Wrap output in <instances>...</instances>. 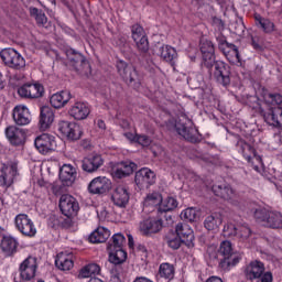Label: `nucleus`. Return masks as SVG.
<instances>
[{
    "label": "nucleus",
    "instance_id": "1",
    "mask_svg": "<svg viewBox=\"0 0 282 282\" xmlns=\"http://www.w3.org/2000/svg\"><path fill=\"white\" fill-rule=\"evenodd\" d=\"M213 259H218V268H220L223 272H230V270L241 261V256L235 252L231 241L225 240L220 243L218 253H214Z\"/></svg>",
    "mask_w": 282,
    "mask_h": 282
},
{
    "label": "nucleus",
    "instance_id": "2",
    "mask_svg": "<svg viewBox=\"0 0 282 282\" xmlns=\"http://www.w3.org/2000/svg\"><path fill=\"white\" fill-rule=\"evenodd\" d=\"M116 67L119 76L122 78L126 85H128V87L140 89V75L133 65H129L127 62L120 59L117 62Z\"/></svg>",
    "mask_w": 282,
    "mask_h": 282
},
{
    "label": "nucleus",
    "instance_id": "3",
    "mask_svg": "<svg viewBox=\"0 0 282 282\" xmlns=\"http://www.w3.org/2000/svg\"><path fill=\"white\" fill-rule=\"evenodd\" d=\"M175 130L181 135L186 140L187 142H191L192 144H197L202 142V134H199V130L193 126V121L191 119H180L175 123Z\"/></svg>",
    "mask_w": 282,
    "mask_h": 282
},
{
    "label": "nucleus",
    "instance_id": "4",
    "mask_svg": "<svg viewBox=\"0 0 282 282\" xmlns=\"http://www.w3.org/2000/svg\"><path fill=\"white\" fill-rule=\"evenodd\" d=\"M254 219L262 221L267 228H282V214L267 208H258L254 210Z\"/></svg>",
    "mask_w": 282,
    "mask_h": 282
},
{
    "label": "nucleus",
    "instance_id": "5",
    "mask_svg": "<svg viewBox=\"0 0 282 282\" xmlns=\"http://www.w3.org/2000/svg\"><path fill=\"white\" fill-rule=\"evenodd\" d=\"M0 57L6 67H9L10 69H15L18 72L25 69V58H23V55L14 48H3L0 52Z\"/></svg>",
    "mask_w": 282,
    "mask_h": 282
},
{
    "label": "nucleus",
    "instance_id": "6",
    "mask_svg": "<svg viewBox=\"0 0 282 282\" xmlns=\"http://www.w3.org/2000/svg\"><path fill=\"white\" fill-rule=\"evenodd\" d=\"M214 67L213 77L218 85L223 87H229L230 85V65L221 61H214L212 63V69Z\"/></svg>",
    "mask_w": 282,
    "mask_h": 282
},
{
    "label": "nucleus",
    "instance_id": "7",
    "mask_svg": "<svg viewBox=\"0 0 282 282\" xmlns=\"http://www.w3.org/2000/svg\"><path fill=\"white\" fill-rule=\"evenodd\" d=\"M59 210L65 217H68L66 220L67 224H72V219L69 217H74L80 210V206L78 205V200L69 194H63L59 198Z\"/></svg>",
    "mask_w": 282,
    "mask_h": 282
},
{
    "label": "nucleus",
    "instance_id": "8",
    "mask_svg": "<svg viewBox=\"0 0 282 282\" xmlns=\"http://www.w3.org/2000/svg\"><path fill=\"white\" fill-rule=\"evenodd\" d=\"M164 228V221L161 218H144L139 223V232L143 237H151V235H158Z\"/></svg>",
    "mask_w": 282,
    "mask_h": 282
},
{
    "label": "nucleus",
    "instance_id": "9",
    "mask_svg": "<svg viewBox=\"0 0 282 282\" xmlns=\"http://www.w3.org/2000/svg\"><path fill=\"white\" fill-rule=\"evenodd\" d=\"M17 177H19V163L11 162L3 164L0 174V186H3V188H10V186H12L17 181Z\"/></svg>",
    "mask_w": 282,
    "mask_h": 282
},
{
    "label": "nucleus",
    "instance_id": "10",
    "mask_svg": "<svg viewBox=\"0 0 282 282\" xmlns=\"http://www.w3.org/2000/svg\"><path fill=\"white\" fill-rule=\"evenodd\" d=\"M15 228L23 235L24 237H35L36 236V227L34 223L28 214H19L14 219Z\"/></svg>",
    "mask_w": 282,
    "mask_h": 282
},
{
    "label": "nucleus",
    "instance_id": "11",
    "mask_svg": "<svg viewBox=\"0 0 282 282\" xmlns=\"http://www.w3.org/2000/svg\"><path fill=\"white\" fill-rule=\"evenodd\" d=\"M58 131H61V133L70 142H76V140L83 138V128H80L76 122L59 121Z\"/></svg>",
    "mask_w": 282,
    "mask_h": 282
},
{
    "label": "nucleus",
    "instance_id": "12",
    "mask_svg": "<svg viewBox=\"0 0 282 282\" xmlns=\"http://www.w3.org/2000/svg\"><path fill=\"white\" fill-rule=\"evenodd\" d=\"M265 264L259 260H253L245 268V276L248 281H257L263 279V275L267 274Z\"/></svg>",
    "mask_w": 282,
    "mask_h": 282
},
{
    "label": "nucleus",
    "instance_id": "13",
    "mask_svg": "<svg viewBox=\"0 0 282 282\" xmlns=\"http://www.w3.org/2000/svg\"><path fill=\"white\" fill-rule=\"evenodd\" d=\"M39 268V263L36 262V258L28 257L20 264V276L22 281H32L34 276H36V270Z\"/></svg>",
    "mask_w": 282,
    "mask_h": 282
},
{
    "label": "nucleus",
    "instance_id": "14",
    "mask_svg": "<svg viewBox=\"0 0 282 282\" xmlns=\"http://www.w3.org/2000/svg\"><path fill=\"white\" fill-rule=\"evenodd\" d=\"M34 144L35 149H37L42 155H47L51 151H56V140L47 133H43L35 138Z\"/></svg>",
    "mask_w": 282,
    "mask_h": 282
},
{
    "label": "nucleus",
    "instance_id": "15",
    "mask_svg": "<svg viewBox=\"0 0 282 282\" xmlns=\"http://www.w3.org/2000/svg\"><path fill=\"white\" fill-rule=\"evenodd\" d=\"M155 172L149 167H142L135 173L134 182L139 188H149L155 184Z\"/></svg>",
    "mask_w": 282,
    "mask_h": 282
},
{
    "label": "nucleus",
    "instance_id": "16",
    "mask_svg": "<svg viewBox=\"0 0 282 282\" xmlns=\"http://www.w3.org/2000/svg\"><path fill=\"white\" fill-rule=\"evenodd\" d=\"M200 52L203 54V66L213 72V63L215 62V45L210 40H204L200 43Z\"/></svg>",
    "mask_w": 282,
    "mask_h": 282
},
{
    "label": "nucleus",
    "instance_id": "17",
    "mask_svg": "<svg viewBox=\"0 0 282 282\" xmlns=\"http://www.w3.org/2000/svg\"><path fill=\"white\" fill-rule=\"evenodd\" d=\"M66 58L68 61V65L76 69V72H80V69H85V67H89V62L87 58H85L80 52L74 48H68L66 51Z\"/></svg>",
    "mask_w": 282,
    "mask_h": 282
},
{
    "label": "nucleus",
    "instance_id": "18",
    "mask_svg": "<svg viewBox=\"0 0 282 282\" xmlns=\"http://www.w3.org/2000/svg\"><path fill=\"white\" fill-rule=\"evenodd\" d=\"M236 147L239 153H242L247 162H251V164L258 162L259 164H261V156L257 155V150H254V148L250 143L246 142L243 139H240L238 140Z\"/></svg>",
    "mask_w": 282,
    "mask_h": 282
},
{
    "label": "nucleus",
    "instance_id": "19",
    "mask_svg": "<svg viewBox=\"0 0 282 282\" xmlns=\"http://www.w3.org/2000/svg\"><path fill=\"white\" fill-rule=\"evenodd\" d=\"M111 188V181L105 176L95 177L88 185L91 195H105Z\"/></svg>",
    "mask_w": 282,
    "mask_h": 282
},
{
    "label": "nucleus",
    "instance_id": "20",
    "mask_svg": "<svg viewBox=\"0 0 282 282\" xmlns=\"http://www.w3.org/2000/svg\"><path fill=\"white\" fill-rule=\"evenodd\" d=\"M175 232L187 248H193L195 246V234H193L191 226L184 223H178L175 227Z\"/></svg>",
    "mask_w": 282,
    "mask_h": 282
},
{
    "label": "nucleus",
    "instance_id": "21",
    "mask_svg": "<svg viewBox=\"0 0 282 282\" xmlns=\"http://www.w3.org/2000/svg\"><path fill=\"white\" fill-rule=\"evenodd\" d=\"M13 120L18 127H25L32 122L30 109L25 106H15L12 111Z\"/></svg>",
    "mask_w": 282,
    "mask_h": 282
},
{
    "label": "nucleus",
    "instance_id": "22",
    "mask_svg": "<svg viewBox=\"0 0 282 282\" xmlns=\"http://www.w3.org/2000/svg\"><path fill=\"white\" fill-rule=\"evenodd\" d=\"M109 261L110 263H113V265H116L117 274H124V271L122 270V263L127 261V251L123 248L109 249Z\"/></svg>",
    "mask_w": 282,
    "mask_h": 282
},
{
    "label": "nucleus",
    "instance_id": "23",
    "mask_svg": "<svg viewBox=\"0 0 282 282\" xmlns=\"http://www.w3.org/2000/svg\"><path fill=\"white\" fill-rule=\"evenodd\" d=\"M102 164H105L102 156L100 154H93L83 159L82 169L85 173H96Z\"/></svg>",
    "mask_w": 282,
    "mask_h": 282
},
{
    "label": "nucleus",
    "instance_id": "24",
    "mask_svg": "<svg viewBox=\"0 0 282 282\" xmlns=\"http://www.w3.org/2000/svg\"><path fill=\"white\" fill-rule=\"evenodd\" d=\"M6 135L13 147H21V144H25V132L23 129L10 126L6 129Z\"/></svg>",
    "mask_w": 282,
    "mask_h": 282
},
{
    "label": "nucleus",
    "instance_id": "25",
    "mask_svg": "<svg viewBox=\"0 0 282 282\" xmlns=\"http://www.w3.org/2000/svg\"><path fill=\"white\" fill-rule=\"evenodd\" d=\"M253 19L256 21V26L258 30H261L263 34L271 35L276 32V24H274V21L270 20V18H263L261 14L256 13Z\"/></svg>",
    "mask_w": 282,
    "mask_h": 282
},
{
    "label": "nucleus",
    "instance_id": "26",
    "mask_svg": "<svg viewBox=\"0 0 282 282\" xmlns=\"http://www.w3.org/2000/svg\"><path fill=\"white\" fill-rule=\"evenodd\" d=\"M68 113L75 120H87L91 110L87 104L77 101L70 107Z\"/></svg>",
    "mask_w": 282,
    "mask_h": 282
},
{
    "label": "nucleus",
    "instance_id": "27",
    "mask_svg": "<svg viewBox=\"0 0 282 282\" xmlns=\"http://www.w3.org/2000/svg\"><path fill=\"white\" fill-rule=\"evenodd\" d=\"M111 199L115 206L124 208L129 204V191L127 187L119 185L112 192Z\"/></svg>",
    "mask_w": 282,
    "mask_h": 282
},
{
    "label": "nucleus",
    "instance_id": "28",
    "mask_svg": "<svg viewBox=\"0 0 282 282\" xmlns=\"http://www.w3.org/2000/svg\"><path fill=\"white\" fill-rule=\"evenodd\" d=\"M260 113L264 119V122L270 124V127H281V122H279V116H282L281 107L270 108L268 111L260 110Z\"/></svg>",
    "mask_w": 282,
    "mask_h": 282
},
{
    "label": "nucleus",
    "instance_id": "29",
    "mask_svg": "<svg viewBox=\"0 0 282 282\" xmlns=\"http://www.w3.org/2000/svg\"><path fill=\"white\" fill-rule=\"evenodd\" d=\"M59 180L64 186H72L76 182V169L72 164H64L59 170Z\"/></svg>",
    "mask_w": 282,
    "mask_h": 282
},
{
    "label": "nucleus",
    "instance_id": "30",
    "mask_svg": "<svg viewBox=\"0 0 282 282\" xmlns=\"http://www.w3.org/2000/svg\"><path fill=\"white\" fill-rule=\"evenodd\" d=\"M158 55L161 56L165 63H170L172 67H175V61H177V51L170 45L158 46Z\"/></svg>",
    "mask_w": 282,
    "mask_h": 282
},
{
    "label": "nucleus",
    "instance_id": "31",
    "mask_svg": "<svg viewBox=\"0 0 282 282\" xmlns=\"http://www.w3.org/2000/svg\"><path fill=\"white\" fill-rule=\"evenodd\" d=\"M138 164H135L132 161H122L118 164L117 170L115 171V176L118 177V180H122V177H129V175H132L133 171H137Z\"/></svg>",
    "mask_w": 282,
    "mask_h": 282
},
{
    "label": "nucleus",
    "instance_id": "32",
    "mask_svg": "<svg viewBox=\"0 0 282 282\" xmlns=\"http://www.w3.org/2000/svg\"><path fill=\"white\" fill-rule=\"evenodd\" d=\"M72 100V93L68 90H62L52 95L50 102L54 109H61L64 105H67Z\"/></svg>",
    "mask_w": 282,
    "mask_h": 282
},
{
    "label": "nucleus",
    "instance_id": "33",
    "mask_svg": "<svg viewBox=\"0 0 282 282\" xmlns=\"http://www.w3.org/2000/svg\"><path fill=\"white\" fill-rule=\"evenodd\" d=\"M52 122H54V111L47 106L42 107L40 112V129L46 131V129H50Z\"/></svg>",
    "mask_w": 282,
    "mask_h": 282
},
{
    "label": "nucleus",
    "instance_id": "34",
    "mask_svg": "<svg viewBox=\"0 0 282 282\" xmlns=\"http://www.w3.org/2000/svg\"><path fill=\"white\" fill-rule=\"evenodd\" d=\"M212 191L216 197H221V199H232L235 195V189L226 183L213 185Z\"/></svg>",
    "mask_w": 282,
    "mask_h": 282
},
{
    "label": "nucleus",
    "instance_id": "35",
    "mask_svg": "<svg viewBox=\"0 0 282 282\" xmlns=\"http://www.w3.org/2000/svg\"><path fill=\"white\" fill-rule=\"evenodd\" d=\"M55 265L58 270L67 272L74 268V260H72V256L61 252L55 259Z\"/></svg>",
    "mask_w": 282,
    "mask_h": 282
},
{
    "label": "nucleus",
    "instance_id": "36",
    "mask_svg": "<svg viewBox=\"0 0 282 282\" xmlns=\"http://www.w3.org/2000/svg\"><path fill=\"white\" fill-rule=\"evenodd\" d=\"M109 237H111V232L109 231V229L105 227H98L89 235L88 239L90 243H105V241H107Z\"/></svg>",
    "mask_w": 282,
    "mask_h": 282
},
{
    "label": "nucleus",
    "instance_id": "37",
    "mask_svg": "<svg viewBox=\"0 0 282 282\" xmlns=\"http://www.w3.org/2000/svg\"><path fill=\"white\" fill-rule=\"evenodd\" d=\"M223 54L226 56L227 61L231 63V65H241V55L239 54V48L237 45L231 44L227 46Z\"/></svg>",
    "mask_w": 282,
    "mask_h": 282
},
{
    "label": "nucleus",
    "instance_id": "38",
    "mask_svg": "<svg viewBox=\"0 0 282 282\" xmlns=\"http://www.w3.org/2000/svg\"><path fill=\"white\" fill-rule=\"evenodd\" d=\"M18 246L19 242H17V239L8 236L3 237L1 242V249L6 257H12L17 252Z\"/></svg>",
    "mask_w": 282,
    "mask_h": 282
},
{
    "label": "nucleus",
    "instance_id": "39",
    "mask_svg": "<svg viewBox=\"0 0 282 282\" xmlns=\"http://www.w3.org/2000/svg\"><path fill=\"white\" fill-rule=\"evenodd\" d=\"M29 12L30 15L35 19L39 28H47V15H45V12H43V10L36 7H30Z\"/></svg>",
    "mask_w": 282,
    "mask_h": 282
},
{
    "label": "nucleus",
    "instance_id": "40",
    "mask_svg": "<svg viewBox=\"0 0 282 282\" xmlns=\"http://www.w3.org/2000/svg\"><path fill=\"white\" fill-rule=\"evenodd\" d=\"M159 276L166 281H173L175 279V267L169 262H163L159 268Z\"/></svg>",
    "mask_w": 282,
    "mask_h": 282
},
{
    "label": "nucleus",
    "instance_id": "41",
    "mask_svg": "<svg viewBox=\"0 0 282 282\" xmlns=\"http://www.w3.org/2000/svg\"><path fill=\"white\" fill-rule=\"evenodd\" d=\"M223 221L224 219L221 218V215L212 214L205 218L204 226L206 230H218Z\"/></svg>",
    "mask_w": 282,
    "mask_h": 282
},
{
    "label": "nucleus",
    "instance_id": "42",
    "mask_svg": "<svg viewBox=\"0 0 282 282\" xmlns=\"http://www.w3.org/2000/svg\"><path fill=\"white\" fill-rule=\"evenodd\" d=\"M100 267L98 263H88L85 267H83L79 271L80 279H89V276H97V274H100Z\"/></svg>",
    "mask_w": 282,
    "mask_h": 282
},
{
    "label": "nucleus",
    "instance_id": "43",
    "mask_svg": "<svg viewBox=\"0 0 282 282\" xmlns=\"http://www.w3.org/2000/svg\"><path fill=\"white\" fill-rule=\"evenodd\" d=\"M175 208H177V199L174 197H166L159 206L160 213H170V210H175Z\"/></svg>",
    "mask_w": 282,
    "mask_h": 282
},
{
    "label": "nucleus",
    "instance_id": "44",
    "mask_svg": "<svg viewBox=\"0 0 282 282\" xmlns=\"http://www.w3.org/2000/svg\"><path fill=\"white\" fill-rule=\"evenodd\" d=\"M251 236L252 229H250V226H248V224H242L238 226L236 235L237 239H239L240 241H248V239H250Z\"/></svg>",
    "mask_w": 282,
    "mask_h": 282
},
{
    "label": "nucleus",
    "instance_id": "45",
    "mask_svg": "<svg viewBox=\"0 0 282 282\" xmlns=\"http://www.w3.org/2000/svg\"><path fill=\"white\" fill-rule=\"evenodd\" d=\"M162 204V194L153 192L148 194L144 199V206H161Z\"/></svg>",
    "mask_w": 282,
    "mask_h": 282
},
{
    "label": "nucleus",
    "instance_id": "46",
    "mask_svg": "<svg viewBox=\"0 0 282 282\" xmlns=\"http://www.w3.org/2000/svg\"><path fill=\"white\" fill-rule=\"evenodd\" d=\"M127 239L122 234H115L112 236V242L108 245V250H116V249H121Z\"/></svg>",
    "mask_w": 282,
    "mask_h": 282
},
{
    "label": "nucleus",
    "instance_id": "47",
    "mask_svg": "<svg viewBox=\"0 0 282 282\" xmlns=\"http://www.w3.org/2000/svg\"><path fill=\"white\" fill-rule=\"evenodd\" d=\"M29 91V98H43V95L45 94V88L41 84H30Z\"/></svg>",
    "mask_w": 282,
    "mask_h": 282
},
{
    "label": "nucleus",
    "instance_id": "48",
    "mask_svg": "<svg viewBox=\"0 0 282 282\" xmlns=\"http://www.w3.org/2000/svg\"><path fill=\"white\" fill-rule=\"evenodd\" d=\"M166 243L169 248H172V250H180L182 243H184V240L178 238L177 235H169L166 237Z\"/></svg>",
    "mask_w": 282,
    "mask_h": 282
},
{
    "label": "nucleus",
    "instance_id": "49",
    "mask_svg": "<svg viewBox=\"0 0 282 282\" xmlns=\"http://www.w3.org/2000/svg\"><path fill=\"white\" fill-rule=\"evenodd\" d=\"M263 99L267 105H281L282 102L281 94L265 93Z\"/></svg>",
    "mask_w": 282,
    "mask_h": 282
},
{
    "label": "nucleus",
    "instance_id": "50",
    "mask_svg": "<svg viewBox=\"0 0 282 282\" xmlns=\"http://www.w3.org/2000/svg\"><path fill=\"white\" fill-rule=\"evenodd\" d=\"M131 34H132V39H133L134 42L147 37V33L144 32V28H142V25H140V24L132 25Z\"/></svg>",
    "mask_w": 282,
    "mask_h": 282
},
{
    "label": "nucleus",
    "instance_id": "51",
    "mask_svg": "<svg viewBox=\"0 0 282 282\" xmlns=\"http://www.w3.org/2000/svg\"><path fill=\"white\" fill-rule=\"evenodd\" d=\"M182 219H185L186 221H195L197 219V210L193 207H189L182 212L181 214Z\"/></svg>",
    "mask_w": 282,
    "mask_h": 282
},
{
    "label": "nucleus",
    "instance_id": "52",
    "mask_svg": "<svg viewBox=\"0 0 282 282\" xmlns=\"http://www.w3.org/2000/svg\"><path fill=\"white\" fill-rule=\"evenodd\" d=\"M134 43L140 54H147L149 52V37H142L141 40H137Z\"/></svg>",
    "mask_w": 282,
    "mask_h": 282
},
{
    "label": "nucleus",
    "instance_id": "53",
    "mask_svg": "<svg viewBox=\"0 0 282 282\" xmlns=\"http://www.w3.org/2000/svg\"><path fill=\"white\" fill-rule=\"evenodd\" d=\"M238 227L234 224H227L224 226L223 235L224 237H237Z\"/></svg>",
    "mask_w": 282,
    "mask_h": 282
},
{
    "label": "nucleus",
    "instance_id": "54",
    "mask_svg": "<svg viewBox=\"0 0 282 282\" xmlns=\"http://www.w3.org/2000/svg\"><path fill=\"white\" fill-rule=\"evenodd\" d=\"M216 41L218 43V48L220 50V52H224L227 47H230V45H232V43H228V41H226V36H224V34L218 33V36H216Z\"/></svg>",
    "mask_w": 282,
    "mask_h": 282
},
{
    "label": "nucleus",
    "instance_id": "55",
    "mask_svg": "<svg viewBox=\"0 0 282 282\" xmlns=\"http://www.w3.org/2000/svg\"><path fill=\"white\" fill-rule=\"evenodd\" d=\"M231 28H234V33L237 34V36H242V34L246 32V25L243 24V21L235 22Z\"/></svg>",
    "mask_w": 282,
    "mask_h": 282
},
{
    "label": "nucleus",
    "instance_id": "56",
    "mask_svg": "<svg viewBox=\"0 0 282 282\" xmlns=\"http://www.w3.org/2000/svg\"><path fill=\"white\" fill-rule=\"evenodd\" d=\"M65 186L67 185H64L62 181L61 183L58 182L53 183L52 185L53 195H61L62 193H65Z\"/></svg>",
    "mask_w": 282,
    "mask_h": 282
},
{
    "label": "nucleus",
    "instance_id": "57",
    "mask_svg": "<svg viewBox=\"0 0 282 282\" xmlns=\"http://www.w3.org/2000/svg\"><path fill=\"white\" fill-rule=\"evenodd\" d=\"M18 94L21 98H30V84H24L18 88Z\"/></svg>",
    "mask_w": 282,
    "mask_h": 282
},
{
    "label": "nucleus",
    "instance_id": "58",
    "mask_svg": "<svg viewBox=\"0 0 282 282\" xmlns=\"http://www.w3.org/2000/svg\"><path fill=\"white\" fill-rule=\"evenodd\" d=\"M137 142L141 147H149L151 144V139L147 134H137Z\"/></svg>",
    "mask_w": 282,
    "mask_h": 282
},
{
    "label": "nucleus",
    "instance_id": "59",
    "mask_svg": "<svg viewBox=\"0 0 282 282\" xmlns=\"http://www.w3.org/2000/svg\"><path fill=\"white\" fill-rule=\"evenodd\" d=\"M137 252L141 254L142 261H147V258L149 257V251L147 250V247L144 245H138Z\"/></svg>",
    "mask_w": 282,
    "mask_h": 282
},
{
    "label": "nucleus",
    "instance_id": "60",
    "mask_svg": "<svg viewBox=\"0 0 282 282\" xmlns=\"http://www.w3.org/2000/svg\"><path fill=\"white\" fill-rule=\"evenodd\" d=\"M251 45L253 50H257L258 52H261L263 50V45H261V41L257 36L251 37Z\"/></svg>",
    "mask_w": 282,
    "mask_h": 282
},
{
    "label": "nucleus",
    "instance_id": "61",
    "mask_svg": "<svg viewBox=\"0 0 282 282\" xmlns=\"http://www.w3.org/2000/svg\"><path fill=\"white\" fill-rule=\"evenodd\" d=\"M213 22H214V25H216V28H218V30H224V20L223 19L214 18Z\"/></svg>",
    "mask_w": 282,
    "mask_h": 282
},
{
    "label": "nucleus",
    "instance_id": "62",
    "mask_svg": "<svg viewBox=\"0 0 282 282\" xmlns=\"http://www.w3.org/2000/svg\"><path fill=\"white\" fill-rule=\"evenodd\" d=\"M97 127L101 129V131H105L107 129V124L102 121V119L97 120Z\"/></svg>",
    "mask_w": 282,
    "mask_h": 282
},
{
    "label": "nucleus",
    "instance_id": "63",
    "mask_svg": "<svg viewBox=\"0 0 282 282\" xmlns=\"http://www.w3.org/2000/svg\"><path fill=\"white\" fill-rule=\"evenodd\" d=\"M206 282H224V280H221L218 276H210V278L207 279Z\"/></svg>",
    "mask_w": 282,
    "mask_h": 282
},
{
    "label": "nucleus",
    "instance_id": "64",
    "mask_svg": "<svg viewBox=\"0 0 282 282\" xmlns=\"http://www.w3.org/2000/svg\"><path fill=\"white\" fill-rule=\"evenodd\" d=\"M133 282H153L152 280L141 276V278H137Z\"/></svg>",
    "mask_w": 282,
    "mask_h": 282
}]
</instances>
